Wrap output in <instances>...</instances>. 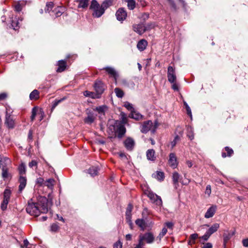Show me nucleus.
Masks as SVG:
<instances>
[{"mask_svg":"<svg viewBox=\"0 0 248 248\" xmlns=\"http://www.w3.org/2000/svg\"><path fill=\"white\" fill-rule=\"evenodd\" d=\"M130 117L136 120H140L142 119V115L138 112L132 110L130 115Z\"/></svg>","mask_w":248,"mask_h":248,"instance_id":"nucleus-27","label":"nucleus"},{"mask_svg":"<svg viewBox=\"0 0 248 248\" xmlns=\"http://www.w3.org/2000/svg\"><path fill=\"white\" fill-rule=\"evenodd\" d=\"M11 195V191L6 189L3 193V200L1 203L0 207L2 210L4 211L7 209V204L9 203Z\"/></svg>","mask_w":248,"mask_h":248,"instance_id":"nucleus-7","label":"nucleus"},{"mask_svg":"<svg viewBox=\"0 0 248 248\" xmlns=\"http://www.w3.org/2000/svg\"><path fill=\"white\" fill-rule=\"evenodd\" d=\"M217 209L216 205H212L207 211L205 214L204 217L206 218L212 217L215 214Z\"/></svg>","mask_w":248,"mask_h":248,"instance_id":"nucleus-14","label":"nucleus"},{"mask_svg":"<svg viewBox=\"0 0 248 248\" xmlns=\"http://www.w3.org/2000/svg\"><path fill=\"white\" fill-rule=\"evenodd\" d=\"M142 237L147 243H152L154 240V237L151 233H146Z\"/></svg>","mask_w":248,"mask_h":248,"instance_id":"nucleus-21","label":"nucleus"},{"mask_svg":"<svg viewBox=\"0 0 248 248\" xmlns=\"http://www.w3.org/2000/svg\"><path fill=\"white\" fill-rule=\"evenodd\" d=\"M150 214V211L147 208H144L142 211V215L143 216H147Z\"/></svg>","mask_w":248,"mask_h":248,"instance_id":"nucleus-61","label":"nucleus"},{"mask_svg":"<svg viewBox=\"0 0 248 248\" xmlns=\"http://www.w3.org/2000/svg\"><path fill=\"white\" fill-rule=\"evenodd\" d=\"M59 229L58 225L56 223H53L51 226V231L52 232H56Z\"/></svg>","mask_w":248,"mask_h":248,"instance_id":"nucleus-48","label":"nucleus"},{"mask_svg":"<svg viewBox=\"0 0 248 248\" xmlns=\"http://www.w3.org/2000/svg\"><path fill=\"white\" fill-rule=\"evenodd\" d=\"M205 193L208 196H210L211 193V187L210 185H207L206 187Z\"/></svg>","mask_w":248,"mask_h":248,"instance_id":"nucleus-54","label":"nucleus"},{"mask_svg":"<svg viewBox=\"0 0 248 248\" xmlns=\"http://www.w3.org/2000/svg\"><path fill=\"white\" fill-rule=\"evenodd\" d=\"M112 126L115 132L118 134L117 137L120 139L122 138L126 132L124 124H123L119 121H116Z\"/></svg>","mask_w":248,"mask_h":248,"instance_id":"nucleus-3","label":"nucleus"},{"mask_svg":"<svg viewBox=\"0 0 248 248\" xmlns=\"http://www.w3.org/2000/svg\"><path fill=\"white\" fill-rule=\"evenodd\" d=\"M146 156L148 160L151 161L155 160L156 157L155 156V151L153 149H149L146 152Z\"/></svg>","mask_w":248,"mask_h":248,"instance_id":"nucleus-20","label":"nucleus"},{"mask_svg":"<svg viewBox=\"0 0 248 248\" xmlns=\"http://www.w3.org/2000/svg\"><path fill=\"white\" fill-rule=\"evenodd\" d=\"M98 167L93 166L88 170V172L92 176H94L98 174Z\"/></svg>","mask_w":248,"mask_h":248,"instance_id":"nucleus-29","label":"nucleus"},{"mask_svg":"<svg viewBox=\"0 0 248 248\" xmlns=\"http://www.w3.org/2000/svg\"><path fill=\"white\" fill-rule=\"evenodd\" d=\"M115 15L118 20L123 21L127 17V12L124 8H120L117 11Z\"/></svg>","mask_w":248,"mask_h":248,"instance_id":"nucleus-10","label":"nucleus"},{"mask_svg":"<svg viewBox=\"0 0 248 248\" xmlns=\"http://www.w3.org/2000/svg\"><path fill=\"white\" fill-rule=\"evenodd\" d=\"M58 67L57 69V72H62L65 70L66 67V62L64 60H60L58 62Z\"/></svg>","mask_w":248,"mask_h":248,"instance_id":"nucleus-16","label":"nucleus"},{"mask_svg":"<svg viewBox=\"0 0 248 248\" xmlns=\"http://www.w3.org/2000/svg\"><path fill=\"white\" fill-rule=\"evenodd\" d=\"M133 29L134 31L140 35L143 34L147 30L144 25L142 23L133 25Z\"/></svg>","mask_w":248,"mask_h":248,"instance_id":"nucleus-11","label":"nucleus"},{"mask_svg":"<svg viewBox=\"0 0 248 248\" xmlns=\"http://www.w3.org/2000/svg\"><path fill=\"white\" fill-rule=\"evenodd\" d=\"M143 240H144V239L143 238V237H140L138 245H139L140 247L143 248L144 246Z\"/></svg>","mask_w":248,"mask_h":248,"instance_id":"nucleus-56","label":"nucleus"},{"mask_svg":"<svg viewBox=\"0 0 248 248\" xmlns=\"http://www.w3.org/2000/svg\"><path fill=\"white\" fill-rule=\"evenodd\" d=\"M44 179L41 177L38 178L36 180V183L39 186H42L44 184Z\"/></svg>","mask_w":248,"mask_h":248,"instance_id":"nucleus-52","label":"nucleus"},{"mask_svg":"<svg viewBox=\"0 0 248 248\" xmlns=\"http://www.w3.org/2000/svg\"><path fill=\"white\" fill-rule=\"evenodd\" d=\"M113 1V0H104L101 4L102 7L105 10L112 5Z\"/></svg>","mask_w":248,"mask_h":248,"instance_id":"nucleus-32","label":"nucleus"},{"mask_svg":"<svg viewBox=\"0 0 248 248\" xmlns=\"http://www.w3.org/2000/svg\"><path fill=\"white\" fill-rule=\"evenodd\" d=\"M124 107L128 110H132L133 109L132 104L129 103H126L124 104Z\"/></svg>","mask_w":248,"mask_h":248,"instance_id":"nucleus-59","label":"nucleus"},{"mask_svg":"<svg viewBox=\"0 0 248 248\" xmlns=\"http://www.w3.org/2000/svg\"><path fill=\"white\" fill-rule=\"evenodd\" d=\"M19 174L21 176L26 173V165L24 163H21L18 167Z\"/></svg>","mask_w":248,"mask_h":248,"instance_id":"nucleus-36","label":"nucleus"},{"mask_svg":"<svg viewBox=\"0 0 248 248\" xmlns=\"http://www.w3.org/2000/svg\"><path fill=\"white\" fill-rule=\"evenodd\" d=\"M180 140V137L177 135L175 137L173 140L171 142V148H173L176 144L178 141Z\"/></svg>","mask_w":248,"mask_h":248,"instance_id":"nucleus-46","label":"nucleus"},{"mask_svg":"<svg viewBox=\"0 0 248 248\" xmlns=\"http://www.w3.org/2000/svg\"><path fill=\"white\" fill-rule=\"evenodd\" d=\"M173 223L171 222H167L165 223V226L169 229H172L173 227Z\"/></svg>","mask_w":248,"mask_h":248,"instance_id":"nucleus-57","label":"nucleus"},{"mask_svg":"<svg viewBox=\"0 0 248 248\" xmlns=\"http://www.w3.org/2000/svg\"><path fill=\"white\" fill-rule=\"evenodd\" d=\"M187 136L189 137V138L191 140H193L194 139V135L192 131V129L190 128V130L189 131Z\"/></svg>","mask_w":248,"mask_h":248,"instance_id":"nucleus-62","label":"nucleus"},{"mask_svg":"<svg viewBox=\"0 0 248 248\" xmlns=\"http://www.w3.org/2000/svg\"><path fill=\"white\" fill-rule=\"evenodd\" d=\"M157 126V124H153V122L150 120L145 121L142 124L140 131L142 133H147L149 131H151L154 133L155 131Z\"/></svg>","mask_w":248,"mask_h":248,"instance_id":"nucleus-2","label":"nucleus"},{"mask_svg":"<svg viewBox=\"0 0 248 248\" xmlns=\"http://www.w3.org/2000/svg\"><path fill=\"white\" fill-rule=\"evenodd\" d=\"M121 120L119 121L121 122L122 123H123V124H126L127 122V119L126 118L125 114L124 113H121Z\"/></svg>","mask_w":248,"mask_h":248,"instance_id":"nucleus-43","label":"nucleus"},{"mask_svg":"<svg viewBox=\"0 0 248 248\" xmlns=\"http://www.w3.org/2000/svg\"><path fill=\"white\" fill-rule=\"evenodd\" d=\"M145 194L150 199L152 203L160 207L162 206V201L160 196L151 191L145 192Z\"/></svg>","mask_w":248,"mask_h":248,"instance_id":"nucleus-4","label":"nucleus"},{"mask_svg":"<svg viewBox=\"0 0 248 248\" xmlns=\"http://www.w3.org/2000/svg\"><path fill=\"white\" fill-rule=\"evenodd\" d=\"M106 109L107 107L106 106H99L94 109V110L97 111L101 116L105 115Z\"/></svg>","mask_w":248,"mask_h":248,"instance_id":"nucleus-26","label":"nucleus"},{"mask_svg":"<svg viewBox=\"0 0 248 248\" xmlns=\"http://www.w3.org/2000/svg\"><path fill=\"white\" fill-rule=\"evenodd\" d=\"M37 162L36 161L33 160H32L31 162L29 164V167L32 168L33 167H35L36 168H37Z\"/></svg>","mask_w":248,"mask_h":248,"instance_id":"nucleus-51","label":"nucleus"},{"mask_svg":"<svg viewBox=\"0 0 248 248\" xmlns=\"http://www.w3.org/2000/svg\"><path fill=\"white\" fill-rule=\"evenodd\" d=\"M10 160L7 157H3L2 158L0 156V163H1L3 165H4L5 167H7L8 163H10Z\"/></svg>","mask_w":248,"mask_h":248,"instance_id":"nucleus-41","label":"nucleus"},{"mask_svg":"<svg viewBox=\"0 0 248 248\" xmlns=\"http://www.w3.org/2000/svg\"><path fill=\"white\" fill-rule=\"evenodd\" d=\"M114 248H122V244L120 242H117L114 245Z\"/></svg>","mask_w":248,"mask_h":248,"instance_id":"nucleus-63","label":"nucleus"},{"mask_svg":"<svg viewBox=\"0 0 248 248\" xmlns=\"http://www.w3.org/2000/svg\"><path fill=\"white\" fill-rule=\"evenodd\" d=\"M132 208H133L132 205L131 204H129L126 208L125 215H127L128 216H129V215H131V212L132 210Z\"/></svg>","mask_w":248,"mask_h":248,"instance_id":"nucleus-47","label":"nucleus"},{"mask_svg":"<svg viewBox=\"0 0 248 248\" xmlns=\"http://www.w3.org/2000/svg\"><path fill=\"white\" fill-rule=\"evenodd\" d=\"M169 165L173 168H175L177 166V158L174 153H170L169 155Z\"/></svg>","mask_w":248,"mask_h":248,"instance_id":"nucleus-13","label":"nucleus"},{"mask_svg":"<svg viewBox=\"0 0 248 248\" xmlns=\"http://www.w3.org/2000/svg\"><path fill=\"white\" fill-rule=\"evenodd\" d=\"M84 95L87 97H90L92 98L95 99V98H99V96L97 95L96 93H93L88 91H86L84 92Z\"/></svg>","mask_w":248,"mask_h":248,"instance_id":"nucleus-28","label":"nucleus"},{"mask_svg":"<svg viewBox=\"0 0 248 248\" xmlns=\"http://www.w3.org/2000/svg\"><path fill=\"white\" fill-rule=\"evenodd\" d=\"M167 232V229L165 227H164L158 236L160 240L166 234Z\"/></svg>","mask_w":248,"mask_h":248,"instance_id":"nucleus-45","label":"nucleus"},{"mask_svg":"<svg viewBox=\"0 0 248 248\" xmlns=\"http://www.w3.org/2000/svg\"><path fill=\"white\" fill-rule=\"evenodd\" d=\"M171 83L172 84V89L174 91H178L179 90V86L176 83V81Z\"/></svg>","mask_w":248,"mask_h":248,"instance_id":"nucleus-53","label":"nucleus"},{"mask_svg":"<svg viewBox=\"0 0 248 248\" xmlns=\"http://www.w3.org/2000/svg\"><path fill=\"white\" fill-rule=\"evenodd\" d=\"M64 9L65 8L63 7H58L53 11V12L56 17H59L64 12Z\"/></svg>","mask_w":248,"mask_h":248,"instance_id":"nucleus-25","label":"nucleus"},{"mask_svg":"<svg viewBox=\"0 0 248 248\" xmlns=\"http://www.w3.org/2000/svg\"><path fill=\"white\" fill-rule=\"evenodd\" d=\"M127 7L129 10H133L136 6V2L134 0H126Z\"/></svg>","mask_w":248,"mask_h":248,"instance_id":"nucleus-33","label":"nucleus"},{"mask_svg":"<svg viewBox=\"0 0 248 248\" xmlns=\"http://www.w3.org/2000/svg\"><path fill=\"white\" fill-rule=\"evenodd\" d=\"M90 9L93 10V16L95 17H100L105 11L95 0H92Z\"/></svg>","mask_w":248,"mask_h":248,"instance_id":"nucleus-1","label":"nucleus"},{"mask_svg":"<svg viewBox=\"0 0 248 248\" xmlns=\"http://www.w3.org/2000/svg\"><path fill=\"white\" fill-rule=\"evenodd\" d=\"M184 105L185 106V107H186V112H187V114L190 117H192V112H191V110L190 107H189L188 104L186 102H184Z\"/></svg>","mask_w":248,"mask_h":248,"instance_id":"nucleus-44","label":"nucleus"},{"mask_svg":"<svg viewBox=\"0 0 248 248\" xmlns=\"http://www.w3.org/2000/svg\"><path fill=\"white\" fill-rule=\"evenodd\" d=\"M198 234L197 233H193L190 235L189 237V239H191V240H193L194 241H195V240L198 238Z\"/></svg>","mask_w":248,"mask_h":248,"instance_id":"nucleus-60","label":"nucleus"},{"mask_svg":"<svg viewBox=\"0 0 248 248\" xmlns=\"http://www.w3.org/2000/svg\"><path fill=\"white\" fill-rule=\"evenodd\" d=\"M147 44V41L145 39H141L138 42L137 45V48L139 50L143 51L146 48Z\"/></svg>","mask_w":248,"mask_h":248,"instance_id":"nucleus-17","label":"nucleus"},{"mask_svg":"<svg viewBox=\"0 0 248 248\" xmlns=\"http://www.w3.org/2000/svg\"><path fill=\"white\" fill-rule=\"evenodd\" d=\"M219 228V224L218 223H214L211 227L207 230V232L210 234H212L216 232Z\"/></svg>","mask_w":248,"mask_h":248,"instance_id":"nucleus-22","label":"nucleus"},{"mask_svg":"<svg viewBox=\"0 0 248 248\" xmlns=\"http://www.w3.org/2000/svg\"><path fill=\"white\" fill-rule=\"evenodd\" d=\"M225 150L227 152L228 156H231L233 153L232 149L230 148L229 147H225Z\"/></svg>","mask_w":248,"mask_h":248,"instance_id":"nucleus-49","label":"nucleus"},{"mask_svg":"<svg viewBox=\"0 0 248 248\" xmlns=\"http://www.w3.org/2000/svg\"><path fill=\"white\" fill-rule=\"evenodd\" d=\"M38 111V108L37 107H34L31 110V121L33 122L35 119V116L37 114V112Z\"/></svg>","mask_w":248,"mask_h":248,"instance_id":"nucleus-40","label":"nucleus"},{"mask_svg":"<svg viewBox=\"0 0 248 248\" xmlns=\"http://www.w3.org/2000/svg\"><path fill=\"white\" fill-rule=\"evenodd\" d=\"M212 245L210 243H206L202 248H212Z\"/></svg>","mask_w":248,"mask_h":248,"instance_id":"nucleus-64","label":"nucleus"},{"mask_svg":"<svg viewBox=\"0 0 248 248\" xmlns=\"http://www.w3.org/2000/svg\"><path fill=\"white\" fill-rule=\"evenodd\" d=\"M15 9L17 12H20L22 10V5L21 4L18 2H17L15 6Z\"/></svg>","mask_w":248,"mask_h":248,"instance_id":"nucleus-50","label":"nucleus"},{"mask_svg":"<svg viewBox=\"0 0 248 248\" xmlns=\"http://www.w3.org/2000/svg\"><path fill=\"white\" fill-rule=\"evenodd\" d=\"M19 182L20 183L19 186V191L21 192L26 186L27 184L26 178L25 177L20 176L19 179Z\"/></svg>","mask_w":248,"mask_h":248,"instance_id":"nucleus-19","label":"nucleus"},{"mask_svg":"<svg viewBox=\"0 0 248 248\" xmlns=\"http://www.w3.org/2000/svg\"><path fill=\"white\" fill-rule=\"evenodd\" d=\"M26 211L31 216H38L40 215L37 203L29 202L26 207Z\"/></svg>","mask_w":248,"mask_h":248,"instance_id":"nucleus-5","label":"nucleus"},{"mask_svg":"<svg viewBox=\"0 0 248 248\" xmlns=\"http://www.w3.org/2000/svg\"><path fill=\"white\" fill-rule=\"evenodd\" d=\"M5 124L9 128H13L15 126V122L13 118L7 112H6L5 115Z\"/></svg>","mask_w":248,"mask_h":248,"instance_id":"nucleus-12","label":"nucleus"},{"mask_svg":"<svg viewBox=\"0 0 248 248\" xmlns=\"http://www.w3.org/2000/svg\"><path fill=\"white\" fill-rule=\"evenodd\" d=\"M164 173L162 171H157L155 177L159 181H163L164 179Z\"/></svg>","mask_w":248,"mask_h":248,"instance_id":"nucleus-35","label":"nucleus"},{"mask_svg":"<svg viewBox=\"0 0 248 248\" xmlns=\"http://www.w3.org/2000/svg\"><path fill=\"white\" fill-rule=\"evenodd\" d=\"M179 176V174L176 172H174L172 174V181L175 188H177V186L178 185Z\"/></svg>","mask_w":248,"mask_h":248,"instance_id":"nucleus-30","label":"nucleus"},{"mask_svg":"<svg viewBox=\"0 0 248 248\" xmlns=\"http://www.w3.org/2000/svg\"><path fill=\"white\" fill-rule=\"evenodd\" d=\"M124 144L127 150L131 151L133 149L134 146L135 142L133 139L128 138L124 140Z\"/></svg>","mask_w":248,"mask_h":248,"instance_id":"nucleus-15","label":"nucleus"},{"mask_svg":"<svg viewBox=\"0 0 248 248\" xmlns=\"http://www.w3.org/2000/svg\"><path fill=\"white\" fill-rule=\"evenodd\" d=\"M136 224L140 227L141 229H143L145 226V222L143 219H138L136 220Z\"/></svg>","mask_w":248,"mask_h":248,"instance_id":"nucleus-39","label":"nucleus"},{"mask_svg":"<svg viewBox=\"0 0 248 248\" xmlns=\"http://www.w3.org/2000/svg\"><path fill=\"white\" fill-rule=\"evenodd\" d=\"M55 180L53 178L48 179L46 182V186L48 188H52L54 185Z\"/></svg>","mask_w":248,"mask_h":248,"instance_id":"nucleus-37","label":"nucleus"},{"mask_svg":"<svg viewBox=\"0 0 248 248\" xmlns=\"http://www.w3.org/2000/svg\"><path fill=\"white\" fill-rule=\"evenodd\" d=\"M93 88L96 93L100 97L105 89V85L101 81L96 80L94 83Z\"/></svg>","mask_w":248,"mask_h":248,"instance_id":"nucleus-8","label":"nucleus"},{"mask_svg":"<svg viewBox=\"0 0 248 248\" xmlns=\"http://www.w3.org/2000/svg\"><path fill=\"white\" fill-rule=\"evenodd\" d=\"M114 92L118 97L122 98L124 96V92L120 89L116 88L114 89Z\"/></svg>","mask_w":248,"mask_h":248,"instance_id":"nucleus-38","label":"nucleus"},{"mask_svg":"<svg viewBox=\"0 0 248 248\" xmlns=\"http://www.w3.org/2000/svg\"><path fill=\"white\" fill-rule=\"evenodd\" d=\"M7 93H0V101L5 100L7 98Z\"/></svg>","mask_w":248,"mask_h":248,"instance_id":"nucleus-58","label":"nucleus"},{"mask_svg":"<svg viewBox=\"0 0 248 248\" xmlns=\"http://www.w3.org/2000/svg\"><path fill=\"white\" fill-rule=\"evenodd\" d=\"M0 167L2 169V177L4 179L7 178L9 176L8 168L0 163Z\"/></svg>","mask_w":248,"mask_h":248,"instance_id":"nucleus-24","label":"nucleus"},{"mask_svg":"<svg viewBox=\"0 0 248 248\" xmlns=\"http://www.w3.org/2000/svg\"><path fill=\"white\" fill-rule=\"evenodd\" d=\"M89 4V0H79V4L78 7L83 8H85L88 6Z\"/></svg>","mask_w":248,"mask_h":248,"instance_id":"nucleus-34","label":"nucleus"},{"mask_svg":"<svg viewBox=\"0 0 248 248\" xmlns=\"http://www.w3.org/2000/svg\"><path fill=\"white\" fill-rule=\"evenodd\" d=\"M54 6L52 2H49L46 3V7L45 9L46 12H49L53 8Z\"/></svg>","mask_w":248,"mask_h":248,"instance_id":"nucleus-42","label":"nucleus"},{"mask_svg":"<svg viewBox=\"0 0 248 248\" xmlns=\"http://www.w3.org/2000/svg\"><path fill=\"white\" fill-rule=\"evenodd\" d=\"M39 97V92L37 90H34L30 94L31 100H37Z\"/></svg>","mask_w":248,"mask_h":248,"instance_id":"nucleus-31","label":"nucleus"},{"mask_svg":"<svg viewBox=\"0 0 248 248\" xmlns=\"http://www.w3.org/2000/svg\"><path fill=\"white\" fill-rule=\"evenodd\" d=\"M96 118V116L93 114V113L90 112L88 113V116L84 119V122L86 124H92L95 119Z\"/></svg>","mask_w":248,"mask_h":248,"instance_id":"nucleus-18","label":"nucleus"},{"mask_svg":"<svg viewBox=\"0 0 248 248\" xmlns=\"http://www.w3.org/2000/svg\"><path fill=\"white\" fill-rule=\"evenodd\" d=\"M47 203L48 200L46 198H42L40 202L37 203L40 214L41 213H46L48 212Z\"/></svg>","mask_w":248,"mask_h":248,"instance_id":"nucleus-6","label":"nucleus"},{"mask_svg":"<svg viewBox=\"0 0 248 248\" xmlns=\"http://www.w3.org/2000/svg\"><path fill=\"white\" fill-rule=\"evenodd\" d=\"M167 78L168 81L170 83H173L174 81H176V76L175 68L172 66H169L168 67Z\"/></svg>","mask_w":248,"mask_h":248,"instance_id":"nucleus-9","label":"nucleus"},{"mask_svg":"<svg viewBox=\"0 0 248 248\" xmlns=\"http://www.w3.org/2000/svg\"><path fill=\"white\" fill-rule=\"evenodd\" d=\"M210 236L211 235L207 232H206L205 234L202 236L201 238L203 239L204 241H207Z\"/></svg>","mask_w":248,"mask_h":248,"instance_id":"nucleus-55","label":"nucleus"},{"mask_svg":"<svg viewBox=\"0 0 248 248\" xmlns=\"http://www.w3.org/2000/svg\"><path fill=\"white\" fill-rule=\"evenodd\" d=\"M103 69L105 70L106 71L109 75H110L113 78H116V77L117 76V73H116L115 69L111 67H106L103 68Z\"/></svg>","mask_w":248,"mask_h":248,"instance_id":"nucleus-23","label":"nucleus"}]
</instances>
